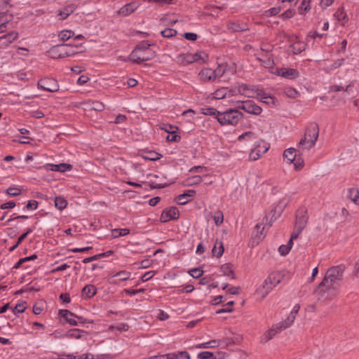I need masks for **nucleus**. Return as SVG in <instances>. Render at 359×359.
<instances>
[{
    "instance_id": "1",
    "label": "nucleus",
    "mask_w": 359,
    "mask_h": 359,
    "mask_svg": "<svg viewBox=\"0 0 359 359\" xmlns=\"http://www.w3.org/2000/svg\"><path fill=\"white\" fill-rule=\"evenodd\" d=\"M345 269L346 267L343 264L332 266L327 271L323 280L320 283L316 292L320 293L327 292V298H332L335 296L337 291L334 283L337 280H339L342 278Z\"/></svg>"
},
{
    "instance_id": "2",
    "label": "nucleus",
    "mask_w": 359,
    "mask_h": 359,
    "mask_svg": "<svg viewBox=\"0 0 359 359\" xmlns=\"http://www.w3.org/2000/svg\"><path fill=\"white\" fill-rule=\"evenodd\" d=\"M150 45L142 42L129 55V60L134 63L148 61L154 57V52L149 48Z\"/></svg>"
},
{
    "instance_id": "3",
    "label": "nucleus",
    "mask_w": 359,
    "mask_h": 359,
    "mask_svg": "<svg viewBox=\"0 0 359 359\" xmlns=\"http://www.w3.org/2000/svg\"><path fill=\"white\" fill-rule=\"evenodd\" d=\"M319 133L318 126L316 123L310 124L306 129L304 138L299 142V148L301 149H310L312 148L318 140Z\"/></svg>"
},
{
    "instance_id": "4",
    "label": "nucleus",
    "mask_w": 359,
    "mask_h": 359,
    "mask_svg": "<svg viewBox=\"0 0 359 359\" xmlns=\"http://www.w3.org/2000/svg\"><path fill=\"white\" fill-rule=\"evenodd\" d=\"M243 114L237 109H229L224 112H220L218 122L223 126H236L243 118Z\"/></svg>"
},
{
    "instance_id": "5",
    "label": "nucleus",
    "mask_w": 359,
    "mask_h": 359,
    "mask_svg": "<svg viewBox=\"0 0 359 359\" xmlns=\"http://www.w3.org/2000/svg\"><path fill=\"white\" fill-rule=\"evenodd\" d=\"M308 221L307 209L305 207L300 208L296 213L294 229L292 232V238H297L299 235L305 228Z\"/></svg>"
},
{
    "instance_id": "6",
    "label": "nucleus",
    "mask_w": 359,
    "mask_h": 359,
    "mask_svg": "<svg viewBox=\"0 0 359 359\" xmlns=\"http://www.w3.org/2000/svg\"><path fill=\"white\" fill-rule=\"evenodd\" d=\"M208 54L205 52H198L194 54L186 53L180 54L177 56V62L183 65H187L193 62L205 63L208 60Z\"/></svg>"
},
{
    "instance_id": "7",
    "label": "nucleus",
    "mask_w": 359,
    "mask_h": 359,
    "mask_svg": "<svg viewBox=\"0 0 359 359\" xmlns=\"http://www.w3.org/2000/svg\"><path fill=\"white\" fill-rule=\"evenodd\" d=\"M233 344L234 342L229 339H226L225 341L214 339L207 342L198 344L196 345L195 347L196 348H216L218 346H222V348H224Z\"/></svg>"
},
{
    "instance_id": "8",
    "label": "nucleus",
    "mask_w": 359,
    "mask_h": 359,
    "mask_svg": "<svg viewBox=\"0 0 359 359\" xmlns=\"http://www.w3.org/2000/svg\"><path fill=\"white\" fill-rule=\"evenodd\" d=\"M260 88L256 86H250L247 84H241L238 87V92L247 97L256 98L259 95Z\"/></svg>"
},
{
    "instance_id": "9",
    "label": "nucleus",
    "mask_w": 359,
    "mask_h": 359,
    "mask_svg": "<svg viewBox=\"0 0 359 359\" xmlns=\"http://www.w3.org/2000/svg\"><path fill=\"white\" fill-rule=\"evenodd\" d=\"M238 108L255 115H259L262 111V109L252 100L241 102V105H238Z\"/></svg>"
},
{
    "instance_id": "10",
    "label": "nucleus",
    "mask_w": 359,
    "mask_h": 359,
    "mask_svg": "<svg viewBox=\"0 0 359 359\" xmlns=\"http://www.w3.org/2000/svg\"><path fill=\"white\" fill-rule=\"evenodd\" d=\"M38 86L48 92H56L59 89L57 81L50 78L41 79L38 82Z\"/></svg>"
},
{
    "instance_id": "11",
    "label": "nucleus",
    "mask_w": 359,
    "mask_h": 359,
    "mask_svg": "<svg viewBox=\"0 0 359 359\" xmlns=\"http://www.w3.org/2000/svg\"><path fill=\"white\" fill-rule=\"evenodd\" d=\"M59 314L60 316L64 318L69 324L72 325H77L79 323H84L82 317L77 316L68 310L61 309L59 311Z\"/></svg>"
},
{
    "instance_id": "12",
    "label": "nucleus",
    "mask_w": 359,
    "mask_h": 359,
    "mask_svg": "<svg viewBox=\"0 0 359 359\" xmlns=\"http://www.w3.org/2000/svg\"><path fill=\"white\" fill-rule=\"evenodd\" d=\"M272 73L287 79H294L299 76V72L292 68H277Z\"/></svg>"
},
{
    "instance_id": "13",
    "label": "nucleus",
    "mask_w": 359,
    "mask_h": 359,
    "mask_svg": "<svg viewBox=\"0 0 359 359\" xmlns=\"http://www.w3.org/2000/svg\"><path fill=\"white\" fill-rule=\"evenodd\" d=\"M180 216L179 210L175 207H170L164 210L161 215L162 222H168L170 220L178 219Z\"/></svg>"
},
{
    "instance_id": "14",
    "label": "nucleus",
    "mask_w": 359,
    "mask_h": 359,
    "mask_svg": "<svg viewBox=\"0 0 359 359\" xmlns=\"http://www.w3.org/2000/svg\"><path fill=\"white\" fill-rule=\"evenodd\" d=\"M18 38V33L16 32H11L6 34L0 36V48L5 49L9 46L14 41Z\"/></svg>"
},
{
    "instance_id": "15",
    "label": "nucleus",
    "mask_w": 359,
    "mask_h": 359,
    "mask_svg": "<svg viewBox=\"0 0 359 359\" xmlns=\"http://www.w3.org/2000/svg\"><path fill=\"white\" fill-rule=\"evenodd\" d=\"M140 7V4L137 1H132L122 6L118 11V14L121 16H128L135 12Z\"/></svg>"
},
{
    "instance_id": "16",
    "label": "nucleus",
    "mask_w": 359,
    "mask_h": 359,
    "mask_svg": "<svg viewBox=\"0 0 359 359\" xmlns=\"http://www.w3.org/2000/svg\"><path fill=\"white\" fill-rule=\"evenodd\" d=\"M287 327H283L282 326V322L273 325L272 327L266 331L262 337V340L265 342L271 339L277 333L280 332L281 330L286 329Z\"/></svg>"
},
{
    "instance_id": "17",
    "label": "nucleus",
    "mask_w": 359,
    "mask_h": 359,
    "mask_svg": "<svg viewBox=\"0 0 359 359\" xmlns=\"http://www.w3.org/2000/svg\"><path fill=\"white\" fill-rule=\"evenodd\" d=\"M263 146L261 147L260 144H259L257 147L252 149L250 154L249 158L252 161H256L258 158H260L262 154H264L266 152L269 148V145L266 144L265 142H262Z\"/></svg>"
},
{
    "instance_id": "18",
    "label": "nucleus",
    "mask_w": 359,
    "mask_h": 359,
    "mask_svg": "<svg viewBox=\"0 0 359 359\" xmlns=\"http://www.w3.org/2000/svg\"><path fill=\"white\" fill-rule=\"evenodd\" d=\"M67 48L65 47L64 44L57 45L54 47H53L49 50V54L51 57L56 59V58H65L67 57V52L65 51V49Z\"/></svg>"
},
{
    "instance_id": "19",
    "label": "nucleus",
    "mask_w": 359,
    "mask_h": 359,
    "mask_svg": "<svg viewBox=\"0 0 359 359\" xmlns=\"http://www.w3.org/2000/svg\"><path fill=\"white\" fill-rule=\"evenodd\" d=\"M300 305L299 304H297L293 306L288 318L285 320L282 321V326L283 327H289L292 325V324L294 323L295 320L296 315L298 313Z\"/></svg>"
},
{
    "instance_id": "20",
    "label": "nucleus",
    "mask_w": 359,
    "mask_h": 359,
    "mask_svg": "<svg viewBox=\"0 0 359 359\" xmlns=\"http://www.w3.org/2000/svg\"><path fill=\"white\" fill-rule=\"evenodd\" d=\"M274 288L266 278L264 283L257 290V294L262 299L264 298Z\"/></svg>"
},
{
    "instance_id": "21",
    "label": "nucleus",
    "mask_w": 359,
    "mask_h": 359,
    "mask_svg": "<svg viewBox=\"0 0 359 359\" xmlns=\"http://www.w3.org/2000/svg\"><path fill=\"white\" fill-rule=\"evenodd\" d=\"M283 273L280 271H275L270 273L266 279L268 282L275 287L283 280Z\"/></svg>"
},
{
    "instance_id": "22",
    "label": "nucleus",
    "mask_w": 359,
    "mask_h": 359,
    "mask_svg": "<svg viewBox=\"0 0 359 359\" xmlns=\"http://www.w3.org/2000/svg\"><path fill=\"white\" fill-rule=\"evenodd\" d=\"M82 104L86 108H89L90 109H93L98 111H101L104 109V105L103 104V103L96 100H88L82 102Z\"/></svg>"
},
{
    "instance_id": "23",
    "label": "nucleus",
    "mask_w": 359,
    "mask_h": 359,
    "mask_svg": "<svg viewBox=\"0 0 359 359\" xmlns=\"http://www.w3.org/2000/svg\"><path fill=\"white\" fill-rule=\"evenodd\" d=\"M76 6L74 4H70L59 11L58 15L60 20H65L67 18L76 10Z\"/></svg>"
},
{
    "instance_id": "24",
    "label": "nucleus",
    "mask_w": 359,
    "mask_h": 359,
    "mask_svg": "<svg viewBox=\"0 0 359 359\" xmlns=\"http://www.w3.org/2000/svg\"><path fill=\"white\" fill-rule=\"evenodd\" d=\"M97 293V289L93 285H86L81 291V297L83 299H90Z\"/></svg>"
},
{
    "instance_id": "25",
    "label": "nucleus",
    "mask_w": 359,
    "mask_h": 359,
    "mask_svg": "<svg viewBox=\"0 0 359 359\" xmlns=\"http://www.w3.org/2000/svg\"><path fill=\"white\" fill-rule=\"evenodd\" d=\"M199 77L201 80L207 81H214L215 79V74L213 72V69L210 68H204L199 72Z\"/></svg>"
},
{
    "instance_id": "26",
    "label": "nucleus",
    "mask_w": 359,
    "mask_h": 359,
    "mask_svg": "<svg viewBox=\"0 0 359 359\" xmlns=\"http://www.w3.org/2000/svg\"><path fill=\"white\" fill-rule=\"evenodd\" d=\"M258 93L259 95H257V97L256 98L259 99L261 102L269 105L274 104V97L266 93L262 88L259 89Z\"/></svg>"
},
{
    "instance_id": "27",
    "label": "nucleus",
    "mask_w": 359,
    "mask_h": 359,
    "mask_svg": "<svg viewBox=\"0 0 359 359\" xmlns=\"http://www.w3.org/2000/svg\"><path fill=\"white\" fill-rule=\"evenodd\" d=\"M233 96L234 93L231 90H229L227 88H221L217 89L213 93V97L217 100L224 98L227 95Z\"/></svg>"
},
{
    "instance_id": "28",
    "label": "nucleus",
    "mask_w": 359,
    "mask_h": 359,
    "mask_svg": "<svg viewBox=\"0 0 359 359\" xmlns=\"http://www.w3.org/2000/svg\"><path fill=\"white\" fill-rule=\"evenodd\" d=\"M224 245L222 241L217 240L212 250V255L216 257H220L224 253Z\"/></svg>"
},
{
    "instance_id": "29",
    "label": "nucleus",
    "mask_w": 359,
    "mask_h": 359,
    "mask_svg": "<svg viewBox=\"0 0 359 359\" xmlns=\"http://www.w3.org/2000/svg\"><path fill=\"white\" fill-rule=\"evenodd\" d=\"M297 157V151L294 148L287 149L283 153V158L289 163H292Z\"/></svg>"
},
{
    "instance_id": "30",
    "label": "nucleus",
    "mask_w": 359,
    "mask_h": 359,
    "mask_svg": "<svg viewBox=\"0 0 359 359\" xmlns=\"http://www.w3.org/2000/svg\"><path fill=\"white\" fill-rule=\"evenodd\" d=\"M201 112L207 116H211L215 117L218 121V117L220 111L212 107H203L201 109Z\"/></svg>"
},
{
    "instance_id": "31",
    "label": "nucleus",
    "mask_w": 359,
    "mask_h": 359,
    "mask_svg": "<svg viewBox=\"0 0 359 359\" xmlns=\"http://www.w3.org/2000/svg\"><path fill=\"white\" fill-rule=\"evenodd\" d=\"M296 238H292V234L287 245H282L278 248V252L281 255H286L289 253L292 245L293 241Z\"/></svg>"
},
{
    "instance_id": "32",
    "label": "nucleus",
    "mask_w": 359,
    "mask_h": 359,
    "mask_svg": "<svg viewBox=\"0 0 359 359\" xmlns=\"http://www.w3.org/2000/svg\"><path fill=\"white\" fill-rule=\"evenodd\" d=\"M74 32L72 30L65 29L58 34V39L62 41H66L74 36Z\"/></svg>"
},
{
    "instance_id": "33",
    "label": "nucleus",
    "mask_w": 359,
    "mask_h": 359,
    "mask_svg": "<svg viewBox=\"0 0 359 359\" xmlns=\"http://www.w3.org/2000/svg\"><path fill=\"white\" fill-rule=\"evenodd\" d=\"M55 206L60 210H64L67 205V201L62 196H57L54 199Z\"/></svg>"
},
{
    "instance_id": "34",
    "label": "nucleus",
    "mask_w": 359,
    "mask_h": 359,
    "mask_svg": "<svg viewBox=\"0 0 359 359\" xmlns=\"http://www.w3.org/2000/svg\"><path fill=\"white\" fill-rule=\"evenodd\" d=\"M130 233L129 229H114L111 230V236L114 238H116L121 236H124Z\"/></svg>"
},
{
    "instance_id": "35",
    "label": "nucleus",
    "mask_w": 359,
    "mask_h": 359,
    "mask_svg": "<svg viewBox=\"0 0 359 359\" xmlns=\"http://www.w3.org/2000/svg\"><path fill=\"white\" fill-rule=\"evenodd\" d=\"M348 197L355 204L359 205V188H352L348 191Z\"/></svg>"
},
{
    "instance_id": "36",
    "label": "nucleus",
    "mask_w": 359,
    "mask_h": 359,
    "mask_svg": "<svg viewBox=\"0 0 359 359\" xmlns=\"http://www.w3.org/2000/svg\"><path fill=\"white\" fill-rule=\"evenodd\" d=\"M311 0H302L299 7V13L300 15H305L311 9Z\"/></svg>"
},
{
    "instance_id": "37",
    "label": "nucleus",
    "mask_w": 359,
    "mask_h": 359,
    "mask_svg": "<svg viewBox=\"0 0 359 359\" xmlns=\"http://www.w3.org/2000/svg\"><path fill=\"white\" fill-rule=\"evenodd\" d=\"M255 138V133L251 131L245 132L237 138L238 142H250Z\"/></svg>"
},
{
    "instance_id": "38",
    "label": "nucleus",
    "mask_w": 359,
    "mask_h": 359,
    "mask_svg": "<svg viewBox=\"0 0 359 359\" xmlns=\"http://www.w3.org/2000/svg\"><path fill=\"white\" fill-rule=\"evenodd\" d=\"M173 359H191L190 354L185 351L172 352Z\"/></svg>"
},
{
    "instance_id": "39",
    "label": "nucleus",
    "mask_w": 359,
    "mask_h": 359,
    "mask_svg": "<svg viewBox=\"0 0 359 359\" xmlns=\"http://www.w3.org/2000/svg\"><path fill=\"white\" fill-rule=\"evenodd\" d=\"M129 329V326L123 323H118L114 325H110L109 327V331H114V330H116L119 332L122 331H127Z\"/></svg>"
},
{
    "instance_id": "40",
    "label": "nucleus",
    "mask_w": 359,
    "mask_h": 359,
    "mask_svg": "<svg viewBox=\"0 0 359 359\" xmlns=\"http://www.w3.org/2000/svg\"><path fill=\"white\" fill-rule=\"evenodd\" d=\"M84 332H85L81 330L73 329V330H69L67 333V337L69 338L79 339L81 337L82 334Z\"/></svg>"
},
{
    "instance_id": "41",
    "label": "nucleus",
    "mask_w": 359,
    "mask_h": 359,
    "mask_svg": "<svg viewBox=\"0 0 359 359\" xmlns=\"http://www.w3.org/2000/svg\"><path fill=\"white\" fill-rule=\"evenodd\" d=\"M201 181H202V177L201 176H198V175L193 176V177H189L188 179H187L186 184L187 186H194V185L200 184L201 182Z\"/></svg>"
},
{
    "instance_id": "42",
    "label": "nucleus",
    "mask_w": 359,
    "mask_h": 359,
    "mask_svg": "<svg viewBox=\"0 0 359 359\" xmlns=\"http://www.w3.org/2000/svg\"><path fill=\"white\" fill-rule=\"evenodd\" d=\"M131 273L127 271H121L116 273L113 276L118 277L119 280H126L130 278Z\"/></svg>"
},
{
    "instance_id": "43",
    "label": "nucleus",
    "mask_w": 359,
    "mask_h": 359,
    "mask_svg": "<svg viewBox=\"0 0 359 359\" xmlns=\"http://www.w3.org/2000/svg\"><path fill=\"white\" fill-rule=\"evenodd\" d=\"M161 128L168 133H176L177 130H178L177 126L165 123H163L161 126Z\"/></svg>"
},
{
    "instance_id": "44",
    "label": "nucleus",
    "mask_w": 359,
    "mask_h": 359,
    "mask_svg": "<svg viewBox=\"0 0 359 359\" xmlns=\"http://www.w3.org/2000/svg\"><path fill=\"white\" fill-rule=\"evenodd\" d=\"M233 304H234V302H233V301L229 302L227 304L224 305V308L222 309L218 310L217 311V313L231 312L233 311Z\"/></svg>"
},
{
    "instance_id": "45",
    "label": "nucleus",
    "mask_w": 359,
    "mask_h": 359,
    "mask_svg": "<svg viewBox=\"0 0 359 359\" xmlns=\"http://www.w3.org/2000/svg\"><path fill=\"white\" fill-rule=\"evenodd\" d=\"M64 45L66 48H67V49H65V51L67 52V57L74 56L77 53V51L76 50V48H77V46H72L69 44Z\"/></svg>"
},
{
    "instance_id": "46",
    "label": "nucleus",
    "mask_w": 359,
    "mask_h": 359,
    "mask_svg": "<svg viewBox=\"0 0 359 359\" xmlns=\"http://www.w3.org/2000/svg\"><path fill=\"white\" fill-rule=\"evenodd\" d=\"M6 192L11 196H17L21 194V189L18 187H12L8 188Z\"/></svg>"
},
{
    "instance_id": "47",
    "label": "nucleus",
    "mask_w": 359,
    "mask_h": 359,
    "mask_svg": "<svg viewBox=\"0 0 359 359\" xmlns=\"http://www.w3.org/2000/svg\"><path fill=\"white\" fill-rule=\"evenodd\" d=\"M189 273L194 278H198L202 276L203 271L199 268H194L189 271Z\"/></svg>"
},
{
    "instance_id": "48",
    "label": "nucleus",
    "mask_w": 359,
    "mask_h": 359,
    "mask_svg": "<svg viewBox=\"0 0 359 359\" xmlns=\"http://www.w3.org/2000/svg\"><path fill=\"white\" fill-rule=\"evenodd\" d=\"M161 34L163 37L170 38L177 34V31L171 28H167L161 31Z\"/></svg>"
},
{
    "instance_id": "49",
    "label": "nucleus",
    "mask_w": 359,
    "mask_h": 359,
    "mask_svg": "<svg viewBox=\"0 0 359 359\" xmlns=\"http://www.w3.org/2000/svg\"><path fill=\"white\" fill-rule=\"evenodd\" d=\"M334 16L339 21H342L346 18V14L343 8H339L334 13Z\"/></svg>"
},
{
    "instance_id": "50",
    "label": "nucleus",
    "mask_w": 359,
    "mask_h": 359,
    "mask_svg": "<svg viewBox=\"0 0 359 359\" xmlns=\"http://www.w3.org/2000/svg\"><path fill=\"white\" fill-rule=\"evenodd\" d=\"M44 306L42 302H37L33 306V313L36 315H39L43 311Z\"/></svg>"
},
{
    "instance_id": "51",
    "label": "nucleus",
    "mask_w": 359,
    "mask_h": 359,
    "mask_svg": "<svg viewBox=\"0 0 359 359\" xmlns=\"http://www.w3.org/2000/svg\"><path fill=\"white\" fill-rule=\"evenodd\" d=\"M281 11L280 7H273L265 11V15L267 17L273 16L279 13Z\"/></svg>"
},
{
    "instance_id": "52",
    "label": "nucleus",
    "mask_w": 359,
    "mask_h": 359,
    "mask_svg": "<svg viewBox=\"0 0 359 359\" xmlns=\"http://www.w3.org/2000/svg\"><path fill=\"white\" fill-rule=\"evenodd\" d=\"M213 357V353L210 351H202L198 353V359H210Z\"/></svg>"
},
{
    "instance_id": "53",
    "label": "nucleus",
    "mask_w": 359,
    "mask_h": 359,
    "mask_svg": "<svg viewBox=\"0 0 359 359\" xmlns=\"http://www.w3.org/2000/svg\"><path fill=\"white\" fill-rule=\"evenodd\" d=\"M221 271L224 276H230L232 274V269L230 265L224 264L221 267Z\"/></svg>"
},
{
    "instance_id": "54",
    "label": "nucleus",
    "mask_w": 359,
    "mask_h": 359,
    "mask_svg": "<svg viewBox=\"0 0 359 359\" xmlns=\"http://www.w3.org/2000/svg\"><path fill=\"white\" fill-rule=\"evenodd\" d=\"M9 1L10 0H0V14L4 13L8 11Z\"/></svg>"
},
{
    "instance_id": "55",
    "label": "nucleus",
    "mask_w": 359,
    "mask_h": 359,
    "mask_svg": "<svg viewBox=\"0 0 359 359\" xmlns=\"http://www.w3.org/2000/svg\"><path fill=\"white\" fill-rule=\"evenodd\" d=\"M229 28L233 32H241V31L245 30L246 29L245 25L241 26L240 25H238L234 22L231 23L229 25Z\"/></svg>"
},
{
    "instance_id": "56",
    "label": "nucleus",
    "mask_w": 359,
    "mask_h": 359,
    "mask_svg": "<svg viewBox=\"0 0 359 359\" xmlns=\"http://www.w3.org/2000/svg\"><path fill=\"white\" fill-rule=\"evenodd\" d=\"M30 116L35 118H41L44 116V113L41 110H34L29 112Z\"/></svg>"
},
{
    "instance_id": "57",
    "label": "nucleus",
    "mask_w": 359,
    "mask_h": 359,
    "mask_svg": "<svg viewBox=\"0 0 359 359\" xmlns=\"http://www.w3.org/2000/svg\"><path fill=\"white\" fill-rule=\"evenodd\" d=\"M285 93L289 97H295L298 93L294 88H287L285 90Z\"/></svg>"
},
{
    "instance_id": "58",
    "label": "nucleus",
    "mask_w": 359,
    "mask_h": 359,
    "mask_svg": "<svg viewBox=\"0 0 359 359\" xmlns=\"http://www.w3.org/2000/svg\"><path fill=\"white\" fill-rule=\"evenodd\" d=\"M215 74V79L217 77H221L225 72V68L219 65L216 69L213 70Z\"/></svg>"
},
{
    "instance_id": "59",
    "label": "nucleus",
    "mask_w": 359,
    "mask_h": 359,
    "mask_svg": "<svg viewBox=\"0 0 359 359\" xmlns=\"http://www.w3.org/2000/svg\"><path fill=\"white\" fill-rule=\"evenodd\" d=\"M214 220L216 225H220L223 222V215L222 212H217L214 216Z\"/></svg>"
},
{
    "instance_id": "60",
    "label": "nucleus",
    "mask_w": 359,
    "mask_h": 359,
    "mask_svg": "<svg viewBox=\"0 0 359 359\" xmlns=\"http://www.w3.org/2000/svg\"><path fill=\"white\" fill-rule=\"evenodd\" d=\"M189 199L188 198H186V194H181L179 195L177 198V202L179 204L184 205L186 204Z\"/></svg>"
},
{
    "instance_id": "61",
    "label": "nucleus",
    "mask_w": 359,
    "mask_h": 359,
    "mask_svg": "<svg viewBox=\"0 0 359 359\" xmlns=\"http://www.w3.org/2000/svg\"><path fill=\"white\" fill-rule=\"evenodd\" d=\"M15 206V203L13 201H9L7 203H4L0 205V209H12Z\"/></svg>"
},
{
    "instance_id": "62",
    "label": "nucleus",
    "mask_w": 359,
    "mask_h": 359,
    "mask_svg": "<svg viewBox=\"0 0 359 359\" xmlns=\"http://www.w3.org/2000/svg\"><path fill=\"white\" fill-rule=\"evenodd\" d=\"M184 38L187 40L194 41L197 39L198 36L195 33L187 32L184 34Z\"/></svg>"
},
{
    "instance_id": "63",
    "label": "nucleus",
    "mask_w": 359,
    "mask_h": 359,
    "mask_svg": "<svg viewBox=\"0 0 359 359\" xmlns=\"http://www.w3.org/2000/svg\"><path fill=\"white\" fill-rule=\"evenodd\" d=\"M166 137V140L169 142H178L180 140V137L177 135L176 133H169Z\"/></svg>"
},
{
    "instance_id": "64",
    "label": "nucleus",
    "mask_w": 359,
    "mask_h": 359,
    "mask_svg": "<svg viewBox=\"0 0 359 359\" xmlns=\"http://www.w3.org/2000/svg\"><path fill=\"white\" fill-rule=\"evenodd\" d=\"M25 309L26 306L25 305V303L18 304L14 309V312L15 313H22L25 311Z\"/></svg>"
}]
</instances>
